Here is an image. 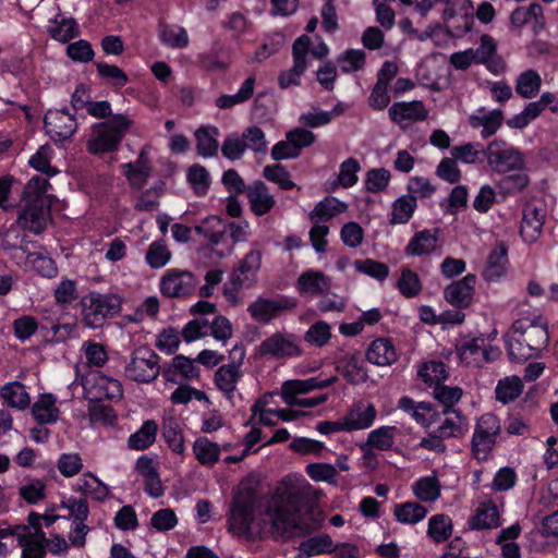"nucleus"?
<instances>
[{
    "label": "nucleus",
    "mask_w": 558,
    "mask_h": 558,
    "mask_svg": "<svg viewBox=\"0 0 558 558\" xmlns=\"http://www.w3.org/2000/svg\"><path fill=\"white\" fill-rule=\"evenodd\" d=\"M308 500V490L291 486L271 497L265 511V521L270 524L275 537L290 538L310 533L303 523L301 508Z\"/></svg>",
    "instance_id": "1"
},
{
    "label": "nucleus",
    "mask_w": 558,
    "mask_h": 558,
    "mask_svg": "<svg viewBox=\"0 0 558 558\" xmlns=\"http://www.w3.org/2000/svg\"><path fill=\"white\" fill-rule=\"evenodd\" d=\"M133 124L134 121L126 114H114L106 122L96 123L87 142L88 150L92 154L116 150Z\"/></svg>",
    "instance_id": "2"
},
{
    "label": "nucleus",
    "mask_w": 558,
    "mask_h": 558,
    "mask_svg": "<svg viewBox=\"0 0 558 558\" xmlns=\"http://www.w3.org/2000/svg\"><path fill=\"white\" fill-rule=\"evenodd\" d=\"M121 299L111 293L89 292L81 300L82 320L86 327L99 328L108 318L119 314Z\"/></svg>",
    "instance_id": "3"
},
{
    "label": "nucleus",
    "mask_w": 558,
    "mask_h": 558,
    "mask_svg": "<svg viewBox=\"0 0 558 558\" xmlns=\"http://www.w3.org/2000/svg\"><path fill=\"white\" fill-rule=\"evenodd\" d=\"M257 494L248 484H241L235 493L228 519L229 531L236 535L250 532L254 521Z\"/></svg>",
    "instance_id": "4"
},
{
    "label": "nucleus",
    "mask_w": 558,
    "mask_h": 558,
    "mask_svg": "<svg viewBox=\"0 0 558 558\" xmlns=\"http://www.w3.org/2000/svg\"><path fill=\"white\" fill-rule=\"evenodd\" d=\"M500 433L501 425L498 417L492 413L483 414L475 424L471 441L474 458L486 460L493 451Z\"/></svg>",
    "instance_id": "5"
},
{
    "label": "nucleus",
    "mask_w": 558,
    "mask_h": 558,
    "mask_svg": "<svg viewBox=\"0 0 558 558\" xmlns=\"http://www.w3.org/2000/svg\"><path fill=\"white\" fill-rule=\"evenodd\" d=\"M159 372V356L147 347L135 349L124 368L125 377L138 384L154 381L158 377Z\"/></svg>",
    "instance_id": "6"
},
{
    "label": "nucleus",
    "mask_w": 558,
    "mask_h": 558,
    "mask_svg": "<svg viewBox=\"0 0 558 558\" xmlns=\"http://www.w3.org/2000/svg\"><path fill=\"white\" fill-rule=\"evenodd\" d=\"M483 155L494 172L507 173L520 170L523 167L521 154L504 141H492L483 150Z\"/></svg>",
    "instance_id": "7"
},
{
    "label": "nucleus",
    "mask_w": 558,
    "mask_h": 558,
    "mask_svg": "<svg viewBox=\"0 0 558 558\" xmlns=\"http://www.w3.org/2000/svg\"><path fill=\"white\" fill-rule=\"evenodd\" d=\"M85 397L90 401H118L123 396L122 384L102 373H94L83 384Z\"/></svg>",
    "instance_id": "8"
},
{
    "label": "nucleus",
    "mask_w": 558,
    "mask_h": 558,
    "mask_svg": "<svg viewBox=\"0 0 558 558\" xmlns=\"http://www.w3.org/2000/svg\"><path fill=\"white\" fill-rule=\"evenodd\" d=\"M258 352L260 355L280 360L299 356L302 349L294 335L275 332L260 342Z\"/></svg>",
    "instance_id": "9"
},
{
    "label": "nucleus",
    "mask_w": 558,
    "mask_h": 558,
    "mask_svg": "<svg viewBox=\"0 0 558 558\" xmlns=\"http://www.w3.org/2000/svg\"><path fill=\"white\" fill-rule=\"evenodd\" d=\"M513 330L521 333L522 340H525L527 347L532 348L536 354L548 344L547 322L542 316L520 318L513 323Z\"/></svg>",
    "instance_id": "10"
},
{
    "label": "nucleus",
    "mask_w": 558,
    "mask_h": 558,
    "mask_svg": "<svg viewBox=\"0 0 558 558\" xmlns=\"http://www.w3.org/2000/svg\"><path fill=\"white\" fill-rule=\"evenodd\" d=\"M197 284L195 276L187 270H168L160 280V291L172 299L187 298L193 294Z\"/></svg>",
    "instance_id": "11"
},
{
    "label": "nucleus",
    "mask_w": 558,
    "mask_h": 558,
    "mask_svg": "<svg viewBox=\"0 0 558 558\" xmlns=\"http://www.w3.org/2000/svg\"><path fill=\"white\" fill-rule=\"evenodd\" d=\"M295 305L292 299L286 296H278L276 299L258 296L248 305L247 312L255 322L268 324L280 316L282 312L294 308Z\"/></svg>",
    "instance_id": "12"
},
{
    "label": "nucleus",
    "mask_w": 558,
    "mask_h": 558,
    "mask_svg": "<svg viewBox=\"0 0 558 558\" xmlns=\"http://www.w3.org/2000/svg\"><path fill=\"white\" fill-rule=\"evenodd\" d=\"M44 123L47 134L56 142L70 138L77 128L75 117L65 109L48 110Z\"/></svg>",
    "instance_id": "13"
},
{
    "label": "nucleus",
    "mask_w": 558,
    "mask_h": 558,
    "mask_svg": "<svg viewBox=\"0 0 558 558\" xmlns=\"http://www.w3.org/2000/svg\"><path fill=\"white\" fill-rule=\"evenodd\" d=\"M546 218L545 205L541 202H530L523 208L520 233L527 243L535 242L542 233Z\"/></svg>",
    "instance_id": "14"
},
{
    "label": "nucleus",
    "mask_w": 558,
    "mask_h": 558,
    "mask_svg": "<svg viewBox=\"0 0 558 558\" xmlns=\"http://www.w3.org/2000/svg\"><path fill=\"white\" fill-rule=\"evenodd\" d=\"M239 353V361L231 364L221 365L215 373V384L229 400L233 398L236 384L242 377L240 365L244 359L245 352L243 348L234 347L231 354Z\"/></svg>",
    "instance_id": "15"
},
{
    "label": "nucleus",
    "mask_w": 558,
    "mask_h": 558,
    "mask_svg": "<svg viewBox=\"0 0 558 558\" xmlns=\"http://www.w3.org/2000/svg\"><path fill=\"white\" fill-rule=\"evenodd\" d=\"M260 264L262 253L259 251L248 252L240 262L239 267L231 272V282L245 289L251 288L256 281V274Z\"/></svg>",
    "instance_id": "16"
},
{
    "label": "nucleus",
    "mask_w": 558,
    "mask_h": 558,
    "mask_svg": "<svg viewBox=\"0 0 558 558\" xmlns=\"http://www.w3.org/2000/svg\"><path fill=\"white\" fill-rule=\"evenodd\" d=\"M377 416L374 404L363 401L354 403L343 416L348 432L365 429L373 425Z\"/></svg>",
    "instance_id": "17"
},
{
    "label": "nucleus",
    "mask_w": 558,
    "mask_h": 558,
    "mask_svg": "<svg viewBox=\"0 0 558 558\" xmlns=\"http://www.w3.org/2000/svg\"><path fill=\"white\" fill-rule=\"evenodd\" d=\"M476 277L466 275L461 280L449 284L445 291V299L452 305L458 307H468L471 304Z\"/></svg>",
    "instance_id": "18"
},
{
    "label": "nucleus",
    "mask_w": 558,
    "mask_h": 558,
    "mask_svg": "<svg viewBox=\"0 0 558 558\" xmlns=\"http://www.w3.org/2000/svg\"><path fill=\"white\" fill-rule=\"evenodd\" d=\"M246 196L252 211L257 216L268 214L276 205L275 197L269 193L268 186L263 181H255L247 186Z\"/></svg>",
    "instance_id": "19"
},
{
    "label": "nucleus",
    "mask_w": 558,
    "mask_h": 558,
    "mask_svg": "<svg viewBox=\"0 0 558 558\" xmlns=\"http://www.w3.org/2000/svg\"><path fill=\"white\" fill-rule=\"evenodd\" d=\"M388 113L396 123L424 121L428 117V111L421 100L395 102L389 108Z\"/></svg>",
    "instance_id": "20"
},
{
    "label": "nucleus",
    "mask_w": 558,
    "mask_h": 558,
    "mask_svg": "<svg viewBox=\"0 0 558 558\" xmlns=\"http://www.w3.org/2000/svg\"><path fill=\"white\" fill-rule=\"evenodd\" d=\"M335 380V377L325 380H319L317 378L287 380L282 384L281 395L286 402L298 398V395L329 387Z\"/></svg>",
    "instance_id": "21"
},
{
    "label": "nucleus",
    "mask_w": 558,
    "mask_h": 558,
    "mask_svg": "<svg viewBox=\"0 0 558 558\" xmlns=\"http://www.w3.org/2000/svg\"><path fill=\"white\" fill-rule=\"evenodd\" d=\"M508 247L504 242H499L489 253L483 277L486 281H496L500 279L507 270Z\"/></svg>",
    "instance_id": "22"
},
{
    "label": "nucleus",
    "mask_w": 558,
    "mask_h": 558,
    "mask_svg": "<svg viewBox=\"0 0 558 558\" xmlns=\"http://www.w3.org/2000/svg\"><path fill=\"white\" fill-rule=\"evenodd\" d=\"M32 414L39 425L53 424L59 420L60 410L52 393H41L32 405Z\"/></svg>",
    "instance_id": "23"
},
{
    "label": "nucleus",
    "mask_w": 558,
    "mask_h": 558,
    "mask_svg": "<svg viewBox=\"0 0 558 558\" xmlns=\"http://www.w3.org/2000/svg\"><path fill=\"white\" fill-rule=\"evenodd\" d=\"M366 359L372 364L388 366L398 360V354L389 339L379 338L369 344L366 351Z\"/></svg>",
    "instance_id": "24"
},
{
    "label": "nucleus",
    "mask_w": 558,
    "mask_h": 558,
    "mask_svg": "<svg viewBox=\"0 0 558 558\" xmlns=\"http://www.w3.org/2000/svg\"><path fill=\"white\" fill-rule=\"evenodd\" d=\"M500 525L499 511L495 504L483 502L469 520L472 530H492Z\"/></svg>",
    "instance_id": "25"
},
{
    "label": "nucleus",
    "mask_w": 558,
    "mask_h": 558,
    "mask_svg": "<svg viewBox=\"0 0 558 558\" xmlns=\"http://www.w3.org/2000/svg\"><path fill=\"white\" fill-rule=\"evenodd\" d=\"M442 414L446 416L441 424L436 429L439 436L447 438L461 437L468 427L466 418L457 409L442 410Z\"/></svg>",
    "instance_id": "26"
},
{
    "label": "nucleus",
    "mask_w": 558,
    "mask_h": 558,
    "mask_svg": "<svg viewBox=\"0 0 558 558\" xmlns=\"http://www.w3.org/2000/svg\"><path fill=\"white\" fill-rule=\"evenodd\" d=\"M0 398L13 409L25 410L31 404V397L26 387L20 381H10L0 388Z\"/></svg>",
    "instance_id": "27"
},
{
    "label": "nucleus",
    "mask_w": 558,
    "mask_h": 558,
    "mask_svg": "<svg viewBox=\"0 0 558 558\" xmlns=\"http://www.w3.org/2000/svg\"><path fill=\"white\" fill-rule=\"evenodd\" d=\"M122 168L124 169V174L126 175L130 184L135 189H142L151 172L147 155L144 150L140 154L134 163H124Z\"/></svg>",
    "instance_id": "28"
},
{
    "label": "nucleus",
    "mask_w": 558,
    "mask_h": 558,
    "mask_svg": "<svg viewBox=\"0 0 558 558\" xmlns=\"http://www.w3.org/2000/svg\"><path fill=\"white\" fill-rule=\"evenodd\" d=\"M26 207L21 211L19 221L24 225L28 230L39 233L44 229V206L43 201L25 199Z\"/></svg>",
    "instance_id": "29"
},
{
    "label": "nucleus",
    "mask_w": 558,
    "mask_h": 558,
    "mask_svg": "<svg viewBox=\"0 0 558 558\" xmlns=\"http://www.w3.org/2000/svg\"><path fill=\"white\" fill-rule=\"evenodd\" d=\"M395 426H381L377 429L372 430L368 434L366 442L361 447L365 451V458H369L373 454L367 452L368 448H375L377 450H389L395 442Z\"/></svg>",
    "instance_id": "30"
},
{
    "label": "nucleus",
    "mask_w": 558,
    "mask_h": 558,
    "mask_svg": "<svg viewBox=\"0 0 558 558\" xmlns=\"http://www.w3.org/2000/svg\"><path fill=\"white\" fill-rule=\"evenodd\" d=\"M301 293L316 295L329 290V279L319 271L308 270L303 272L298 280Z\"/></svg>",
    "instance_id": "31"
},
{
    "label": "nucleus",
    "mask_w": 558,
    "mask_h": 558,
    "mask_svg": "<svg viewBox=\"0 0 558 558\" xmlns=\"http://www.w3.org/2000/svg\"><path fill=\"white\" fill-rule=\"evenodd\" d=\"M219 130L216 126H202L196 130V149L203 157H213L218 153Z\"/></svg>",
    "instance_id": "32"
},
{
    "label": "nucleus",
    "mask_w": 558,
    "mask_h": 558,
    "mask_svg": "<svg viewBox=\"0 0 558 558\" xmlns=\"http://www.w3.org/2000/svg\"><path fill=\"white\" fill-rule=\"evenodd\" d=\"M47 31L54 40L63 44L69 43L80 35L78 25L73 17H56L50 21Z\"/></svg>",
    "instance_id": "33"
},
{
    "label": "nucleus",
    "mask_w": 558,
    "mask_h": 558,
    "mask_svg": "<svg viewBox=\"0 0 558 558\" xmlns=\"http://www.w3.org/2000/svg\"><path fill=\"white\" fill-rule=\"evenodd\" d=\"M194 230L207 238L211 245H218L226 235L227 226L220 217L209 216L195 226Z\"/></svg>",
    "instance_id": "34"
},
{
    "label": "nucleus",
    "mask_w": 558,
    "mask_h": 558,
    "mask_svg": "<svg viewBox=\"0 0 558 558\" xmlns=\"http://www.w3.org/2000/svg\"><path fill=\"white\" fill-rule=\"evenodd\" d=\"M437 246V230H423L414 234L405 247V253L421 256L433 252Z\"/></svg>",
    "instance_id": "35"
},
{
    "label": "nucleus",
    "mask_w": 558,
    "mask_h": 558,
    "mask_svg": "<svg viewBox=\"0 0 558 558\" xmlns=\"http://www.w3.org/2000/svg\"><path fill=\"white\" fill-rule=\"evenodd\" d=\"M158 425L154 420H147L141 428L129 437L128 445L131 449L145 450L156 439Z\"/></svg>",
    "instance_id": "36"
},
{
    "label": "nucleus",
    "mask_w": 558,
    "mask_h": 558,
    "mask_svg": "<svg viewBox=\"0 0 558 558\" xmlns=\"http://www.w3.org/2000/svg\"><path fill=\"white\" fill-rule=\"evenodd\" d=\"M522 339L521 333L514 332L512 327L506 340L508 355L512 361L523 362L537 355L532 348L527 347V342Z\"/></svg>",
    "instance_id": "37"
},
{
    "label": "nucleus",
    "mask_w": 558,
    "mask_h": 558,
    "mask_svg": "<svg viewBox=\"0 0 558 558\" xmlns=\"http://www.w3.org/2000/svg\"><path fill=\"white\" fill-rule=\"evenodd\" d=\"M193 452L201 464L211 466L219 460L220 447L206 437H199L193 445Z\"/></svg>",
    "instance_id": "38"
},
{
    "label": "nucleus",
    "mask_w": 558,
    "mask_h": 558,
    "mask_svg": "<svg viewBox=\"0 0 558 558\" xmlns=\"http://www.w3.org/2000/svg\"><path fill=\"white\" fill-rule=\"evenodd\" d=\"M347 205L335 197H326L314 207L310 214V218L317 222H324L343 213Z\"/></svg>",
    "instance_id": "39"
},
{
    "label": "nucleus",
    "mask_w": 558,
    "mask_h": 558,
    "mask_svg": "<svg viewBox=\"0 0 558 558\" xmlns=\"http://www.w3.org/2000/svg\"><path fill=\"white\" fill-rule=\"evenodd\" d=\"M542 85L539 74L534 70H526L522 72L515 83V92L523 98L530 99L535 97Z\"/></svg>",
    "instance_id": "40"
},
{
    "label": "nucleus",
    "mask_w": 558,
    "mask_h": 558,
    "mask_svg": "<svg viewBox=\"0 0 558 558\" xmlns=\"http://www.w3.org/2000/svg\"><path fill=\"white\" fill-rule=\"evenodd\" d=\"M393 513L400 523L415 524L426 517L427 509L416 502H405L396 505Z\"/></svg>",
    "instance_id": "41"
},
{
    "label": "nucleus",
    "mask_w": 558,
    "mask_h": 558,
    "mask_svg": "<svg viewBox=\"0 0 558 558\" xmlns=\"http://www.w3.org/2000/svg\"><path fill=\"white\" fill-rule=\"evenodd\" d=\"M162 436L170 449L175 453H183L184 438L181 426L175 418L169 417L163 421Z\"/></svg>",
    "instance_id": "42"
},
{
    "label": "nucleus",
    "mask_w": 558,
    "mask_h": 558,
    "mask_svg": "<svg viewBox=\"0 0 558 558\" xmlns=\"http://www.w3.org/2000/svg\"><path fill=\"white\" fill-rule=\"evenodd\" d=\"M255 78L253 76L246 78L240 90L234 95H221L216 100V106L220 109H230L235 105L248 100L254 93Z\"/></svg>",
    "instance_id": "43"
},
{
    "label": "nucleus",
    "mask_w": 558,
    "mask_h": 558,
    "mask_svg": "<svg viewBox=\"0 0 558 558\" xmlns=\"http://www.w3.org/2000/svg\"><path fill=\"white\" fill-rule=\"evenodd\" d=\"M416 208V197L413 195H403L397 198L392 204L391 220L392 225L407 223Z\"/></svg>",
    "instance_id": "44"
},
{
    "label": "nucleus",
    "mask_w": 558,
    "mask_h": 558,
    "mask_svg": "<svg viewBox=\"0 0 558 558\" xmlns=\"http://www.w3.org/2000/svg\"><path fill=\"white\" fill-rule=\"evenodd\" d=\"M504 114L500 110H493L482 117H471L470 122L473 128L482 126V136L487 138L494 135L500 128Z\"/></svg>",
    "instance_id": "45"
},
{
    "label": "nucleus",
    "mask_w": 558,
    "mask_h": 558,
    "mask_svg": "<svg viewBox=\"0 0 558 558\" xmlns=\"http://www.w3.org/2000/svg\"><path fill=\"white\" fill-rule=\"evenodd\" d=\"M522 388L523 385L520 377H506L499 380L496 387V398L504 403H508L521 395Z\"/></svg>",
    "instance_id": "46"
},
{
    "label": "nucleus",
    "mask_w": 558,
    "mask_h": 558,
    "mask_svg": "<svg viewBox=\"0 0 558 558\" xmlns=\"http://www.w3.org/2000/svg\"><path fill=\"white\" fill-rule=\"evenodd\" d=\"M440 483L436 477L426 476L414 484L413 492L422 501H435L440 497Z\"/></svg>",
    "instance_id": "47"
},
{
    "label": "nucleus",
    "mask_w": 558,
    "mask_h": 558,
    "mask_svg": "<svg viewBox=\"0 0 558 558\" xmlns=\"http://www.w3.org/2000/svg\"><path fill=\"white\" fill-rule=\"evenodd\" d=\"M337 62L343 73H352L364 68L366 54L361 49H348L338 56Z\"/></svg>",
    "instance_id": "48"
},
{
    "label": "nucleus",
    "mask_w": 558,
    "mask_h": 558,
    "mask_svg": "<svg viewBox=\"0 0 558 558\" xmlns=\"http://www.w3.org/2000/svg\"><path fill=\"white\" fill-rule=\"evenodd\" d=\"M452 532L451 519L446 514H435L429 519L428 535L437 543L445 542Z\"/></svg>",
    "instance_id": "49"
},
{
    "label": "nucleus",
    "mask_w": 558,
    "mask_h": 558,
    "mask_svg": "<svg viewBox=\"0 0 558 558\" xmlns=\"http://www.w3.org/2000/svg\"><path fill=\"white\" fill-rule=\"evenodd\" d=\"M331 544L332 542L328 535L311 537L300 544L298 558H308L328 551Z\"/></svg>",
    "instance_id": "50"
},
{
    "label": "nucleus",
    "mask_w": 558,
    "mask_h": 558,
    "mask_svg": "<svg viewBox=\"0 0 558 558\" xmlns=\"http://www.w3.org/2000/svg\"><path fill=\"white\" fill-rule=\"evenodd\" d=\"M532 19L537 23H544L543 8L538 3H532L527 8H517L510 16L511 23L517 27L527 24Z\"/></svg>",
    "instance_id": "51"
},
{
    "label": "nucleus",
    "mask_w": 558,
    "mask_h": 558,
    "mask_svg": "<svg viewBox=\"0 0 558 558\" xmlns=\"http://www.w3.org/2000/svg\"><path fill=\"white\" fill-rule=\"evenodd\" d=\"M418 376L429 385H440L441 381L446 380L448 373L446 365L440 361H430L422 365L418 371Z\"/></svg>",
    "instance_id": "52"
},
{
    "label": "nucleus",
    "mask_w": 558,
    "mask_h": 558,
    "mask_svg": "<svg viewBox=\"0 0 558 558\" xmlns=\"http://www.w3.org/2000/svg\"><path fill=\"white\" fill-rule=\"evenodd\" d=\"M90 480H81L77 483L78 490L97 501H102L109 496V488L96 476L88 473Z\"/></svg>",
    "instance_id": "53"
},
{
    "label": "nucleus",
    "mask_w": 558,
    "mask_h": 558,
    "mask_svg": "<svg viewBox=\"0 0 558 558\" xmlns=\"http://www.w3.org/2000/svg\"><path fill=\"white\" fill-rule=\"evenodd\" d=\"M159 36L165 45L172 48H185L189 45L186 31L180 26L163 25Z\"/></svg>",
    "instance_id": "54"
},
{
    "label": "nucleus",
    "mask_w": 558,
    "mask_h": 558,
    "mask_svg": "<svg viewBox=\"0 0 558 558\" xmlns=\"http://www.w3.org/2000/svg\"><path fill=\"white\" fill-rule=\"evenodd\" d=\"M390 178V172L385 168L371 169L366 172L365 189L371 193L383 192L388 186Z\"/></svg>",
    "instance_id": "55"
},
{
    "label": "nucleus",
    "mask_w": 558,
    "mask_h": 558,
    "mask_svg": "<svg viewBox=\"0 0 558 558\" xmlns=\"http://www.w3.org/2000/svg\"><path fill=\"white\" fill-rule=\"evenodd\" d=\"M241 137L246 149H251L257 154L266 151L267 141L265 133L260 128L256 125L248 126L243 131Z\"/></svg>",
    "instance_id": "56"
},
{
    "label": "nucleus",
    "mask_w": 558,
    "mask_h": 558,
    "mask_svg": "<svg viewBox=\"0 0 558 558\" xmlns=\"http://www.w3.org/2000/svg\"><path fill=\"white\" fill-rule=\"evenodd\" d=\"M354 267L357 271L379 281L385 280L389 275V267L386 264L371 258L355 260Z\"/></svg>",
    "instance_id": "57"
},
{
    "label": "nucleus",
    "mask_w": 558,
    "mask_h": 558,
    "mask_svg": "<svg viewBox=\"0 0 558 558\" xmlns=\"http://www.w3.org/2000/svg\"><path fill=\"white\" fill-rule=\"evenodd\" d=\"M263 175L268 181L278 184L282 190H291L295 186L290 179L289 171L281 165L266 166L263 169Z\"/></svg>",
    "instance_id": "58"
},
{
    "label": "nucleus",
    "mask_w": 558,
    "mask_h": 558,
    "mask_svg": "<svg viewBox=\"0 0 558 558\" xmlns=\"http://www.w3.org/2000/svg\"><path fill=\"white\" fill-rule=\"evenodd\" d=\"M171 257V253L162 241L153 242L146 253V262L151 268L163 267Z\"/></svg>",
    "instance_id": "59"
},
{
    "label": "nucleus",
    "mask_w": 558,
    "mask_h": 558,
    "mask_svg": "<svg viewBox=\"0 0 558 558\" xmlns=\"http://www.w3.org/2000/svg\"><path fill=\"white\" fill-rule=\"evenodd\" d=\"M483 150L485 149L480 144L465 143L452 147L450 154L456 160L461 162L475 163L483 154Z\"/></svg>",
    "instance_id": "60"
},
{
    "label": "nucleus",
    "mask_w": 558,
    "mask_h": 558,
    "mask_svg": "<svg viewBox=\"0 0 558 558\" xmlns=\"http://www.w3.org/2000/svg\"><path fill=\"white\" fill-rule=\"evenodd\" d=\"M330 338V326L323 320L312 325L304 335L305 341L315 347H324Z\"/></svg>",
    "instance_id": "61"
},
{
    "label": "nucleus",
    "mask_w": 558,
    "mask_h": 558,
    "mask_svg": "<svg viewBox=\"0 0 558 558\" xmlns=\"http://www.w3.org/2000/svg\"><path fill=\"white\" fill-rule=\"evenodd\" d=\"M96 68L99 76L111 82L116 87L121 88L129 82L126 74L117 65L108 64L105 62H97Z\"/></svg>",
    "instance_id": "62"
},
{
    "label": "nucleus",
    "mask_w": 558,
    "mask_h": 558,
    "mask_svg": "<svg viewBox=\"0 0 558 558\" xmlns=\"http://www.w3.org/2000/svg\"><path fill=\"white\" fill-rule=\"evenodd\" d=\"M187 180L198 195H204L209 189V173L205 167L194 165L189 169Z\"/></svg>",
    "instance_id": "63"
},
{
    "label": "nucleus",
    "mask_w": 558,
    "mask_h": 558,
    "mask_svg": "<svg viewBox=\"0 0 558 558\" xmlns=\"http://www.w3.org/2000/svg\"><path fill=\"white\" fill-rule=\"evenodd\" d=\"M398 288L405 298H413L420 293L422 286L418 276L414 271L403 269L398 280Z\"/></svg>",
    "instance_id": "64"
}]
</instances>
